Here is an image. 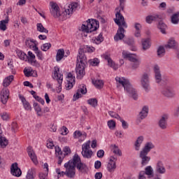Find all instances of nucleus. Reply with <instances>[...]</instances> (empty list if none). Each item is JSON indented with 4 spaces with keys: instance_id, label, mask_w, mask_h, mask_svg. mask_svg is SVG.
Returning a JSON list of instances; mask_svg holds the SVG:
<instances>
[{
    "instance_id": "obj_64",
    "label": "nucleus",
    "mask_w": 179,
    "mask_h": 179,
    "mask_svg": "<svg viewBox=\"0 0 179 179\" xmlns=\"http://www.w3.org/2000/svg\"><path fill=\"white\" fill-rule=\"evenodd\" d=\"M94 168L96 170H99V169L101 168V162L100 161H96L94 163Z\"/></svg>"
},
{
    "instance_id": "obj_28",
    "label": "nucleus",
    "mask_w": 179,
    "mask_h": 179,
    "mask_svg": "<svg viewBox=\"0 0 179 179\" xmlns=\"http://www.w3.org/2000/svg\"><path fill=\"white\" fill-rule=\"evenodd\" d=\"M145 137L143 136H140L137 138L135 142V150H141V146H142Z\"/></svg>"
},
{
    "instance_id": "obj_40",
    "label": "nucleus",
    "mask_w": 179,
    "mask_h": 179,
    "mask_svg": "<svg viewBox=\"0 0 179 179\" xmlns=\"http://www.w3.org/2000/svg\"><path fill=\"white\" fill-rule=\"evenodd\" d=\"M17 55L20 59H22V61H24L29 58V56H27V55H26V53L22 50H17Z\"/></svg>"
},
{
    "instance_id": "obj_46",
    "label": "nucleus",
    "mask_w": 179,
    "mask_h": 179,
    "mask_svg": "<svg viewBox=\"0 0 179 179\" xmlns=\"http://www.w3.org/2000/svg\"><path fill=\"white\" fill-rule=\"evenodd\" d=\"M97 99L96 98L90 99L87 100V103L90 104L92 107H94V108H96L97 107Z\"/></svg>"
},
{
    "instance_id": "obj_6",
    "label": "nucleus",
    "mask_w": 179,
    "mask_h": 179,
    "mask_svg": "<svg viewBox=\"0 0 179 179\" xmlns=\"http://www.w3.org/2000/svg\"><path fill=\"white\" fill-rule=\"evenodd\" d=\"M141 87L146 92H150V76L148 73L142 74L141 78Z\"/></svg>"
},
{
    "instance_id": "obj_55",
    "label": "nucleus",
    "mask_w": 179,
    "mask_h": 179,
    "mask_svg": "<svg viewBox=\"0 0 179 179\" xmlns=\"http://www.w3.org/2000/svg\"><path fill=\"white\" fill-rule=\"evenodd\" d=\"M115 121L111 120L108 121V127L110 129H115Z\"/></svg>"
},
{
    "instance_id": "obj_7",
    "label": "nucleus",
    "mask_w": 179,
    "mask_h": 179,
    "mask_svg": "<svg viewBox=\"0 0 179 179\" xmlns=\"http://www.w3.org/2000/svg\"><path fill=\"white\" fill-rule=\"evenodd\" d=\"M64 167L66 169V176L69 177V178H73L75 177L76 168L75 165H73V162H72V159H70L68 163L64 164Z\"/></svg>"
},
{
    "instance_id": "obj_50",
    "label": "nucleus",
    "mask_w": 179,
    "mask_h": 179,
    "mask_svg": "<svg viewBox=\"0 0 179 179\" xmlns=\"http://www.w3.org/2000/svg\"><path fill=\"white\" fill-rule=\"evenodd\" d=\"M113 153L117 156H122V152H121V150H120V148L117 146V145H113Z\"/></svg>"
},
{
    "instance_id": "obj_20",
    "label": "nucleus",
    "mask_w": 179,
    "mask_h": 179,
    "mask_svg": "<svg viewBox=\"0 0 179 179\" xmlns=\"http://www.w3.org/2000/svg\"><path fill=\"white\" fill-rule=\"evenodd\" d=\"M67 78L70 80H67L68 83L66 85V90H71L73 87V85H75V76H73L72 73H69Z\"/></svg>"
},
{
    "instance_id": "obj_47",
    "label": "nucleus",
    "mask_w": 179,
    "mask_h": 179,
    "mask_svg": "<svg viewBox=\"0 0 179 179\" xmlns=\"http://www.w3.org/2000/svg\"><path fill=\"white\" fill-rule=\"evenodd\" d=\"M166 54V49L164 46H159L157 49V55L158 57H164Z\"/></svg>"
},
{
    "instance_id": "obj_57",
    "label": "nucleus",
    "mask_w": 179,
    "mask_h": 179,
    "mask_svg": "<svg viewBox=\"0 0 179 179\" xmlns=\"http://www.w3.org/2000/svg\"><path fill=\"white\" fill-rule=\"evenodd\" d=\"M41 50L42 51H48L49 48H51V43H44L42 46H41Z\"/></svg>"
},
{
    "instance_id": "obj_63",
    "label": "nucleus",
    "mask_w": 179,
    "mask_h": 179,
    "mask_svg": "<svg viewBox=\"0 0 179 179\" xmlns=\"http://www.w3.org/2000/svg\"><path fill=\"white\" fill-rule=\"evenodd\" d=\"M146 174L143 171H140L139 174H138V179H148V178H146Z\"/></svg>"
},
{
    "instance_id": "obj_31",
    "label": "nucleus",
    "mask_w": 179,
    "mask_h": 179,
    "mask_svg": "<svg viewBox=\"0 0 179 179\" xmlns=\"http://www.w3.org/2000/svg\"><path fill=\"white\" fill-rule=\"evenodd\" d=\"M64 57H67V55H65V50H64V49H59L56 55V61L59 62V61H61Z\"/></svg>"
},
{
    "instance_id": "obj_8",
    "label": "nucleus",
    "mask_w": 179,
    "mask_h": 179,
    "mask_svg": "<svg viewBox=\"0 0 179 179\" xmlns=\"http://www.w3.org/2000/svg\"><path fill=\"white\" fill-rule=\"evenodd\" d=\"M90 148V141H88L87 143L82 145V156L84 159H92V156H93V151L92 150H89Z\"/></svg>"
},
{
    "instance_id": "obj_16",
    "label": "nucleus",
    "mask_w": 179,
    "mask_h": 179,
    "mask_svg": "<svg viewBox=\"0 0 179 179\" xmlns=\"http://www.w3.org/2000/svg\"><path fill=\"white\" fill-rule=\"evenodd\" d=\"M152 149H155V144H153V143L152 142H147L144 145L140 153L149 155V152H150V150H152Z\"/></svg>"
},
{
    "instance_id": "obj_18",
    "label": "nucleus",
    "mask_w": 179,
    "mask_h": 179,
    "mask_svg": "<svg viewBox=\"0 0 179 179\" xmlns=\"http://www.w3.org/2000/svg\"><path fill=\"white\" fill-rule=\"evenodd\" d=\"M78 6H79V3L76 2H73L69 4L68 8L65 10L66 15H72L73 12H76Z\"/></svg>"
},
{
    "instance_id": "obj_44",
    "label": "nucleus",
    "mask_w": 179,
    "mask_h": 179,
    "mask_svg": "<svg viewBox=\"0 0 179 179\" xmlns=\"http://www.w3.org/2000/svg\"><path fill=\"white\" fill-rule=\"evenodd\" d=\"M36 27H37V31H39L40 33H46V34H48V29H45L44 26H43V24L38 23L36 24Z\"/></svg>"
},
{
    "instance_id": "obj_23",
    "label": "nucleus",
    "mask_w": 179,
    "mask_h": 179,
    "mask_svg": "<svg viewBox=\"0 0 179 179\" xmlns=\"http://www.w3.org/2000/svg\"><path fill=\"white\" fill-rule=\"evenodd\" d=\"M27 152L33 163H34V164H37V157L36 156V153H34V151L33 150V148L31 146H29L27 148Z\"/></svg>"
},
{
    "instance_id": "obj_62",
    "label": "nucleus",
    "mask_w": 179,
    "mask_h": 179,
    "mask_svg": "<svg viewBox=\"0 0 179 179\" xmlns=\"http://www.w3.org/2000/svg\"><path fill=\"white\" fill-rule=\"evenodd\" d=\"M96 156L99 159H103L104 157V151L103 150H99L96 152Z\"/></svg>"
},
{
    "instance_id": "obj_13",
    "label": "nucleus",
    "mask_w": 179,
    "mask_h": 179,
    "mask_svg": "<svg viewBox=\"0 0 179 179\" xmlns=\"http://www.w3.org/2000/svg\"><path fill=\"white\" fill-rule=\"evenodd\" d=\"M0 96L2 104H6L8 100H9V90L3 88L1 91Z\"/></svg>"
},
{
    "instance_id": "obj_51",
    "label": "nucleus",
    "mask_w": 179,
    "mask_h": 179,
    "mask_svg": "<svg viewBox=\"0 0 179 179\" xmlns=\"http://www.w3.org/2000/svg\"><path fill=\"white\" fill-rule=\"evenodd\" d=\"M77 90H79V92L81 93V94H86V93H87V89L85 85H80Z\"/></svg>"
},
{
    "instance_id": "obj_5",
    "label": "nucleus",
    "mask_w": 179,
    "mask_h": 179,
    "mask_svg": "<svg viewBox=\"0 0 179 179\" xmlns=\"http://www.w3.org/2000/svg\"><path fill=\"white\" fill-rule=\"evenodd\" d=\"M71 162H73V166H74V167L77 169V170H78L79 173H82L83 174H85V173H87V170H89V168H87V165L82 162L80 157H79L78 154L74 155L73 159H71Z\"/></svg>"
},
{
    "instance_id": "obj_32",
    "label": "nucleus",
    "mask_w": 179,
    "mask_h": 179,
    "mask_svg": "<svg viewBox=\"0 0 179 179\" xmlns=\"http://www.w3.org/2000/svg\"><path fill=\"white\" fill-rule=\"evenodd\" d=\"M34 51L36 52V57H38V59L43 61L44 59V57L43 56V52L38 50V47H37V44L33 45Z\"/></svg>"
},
{
    "instance_id": "obj_36",
    "label": "nucleus",
    "mask_w": 179,
    "mask_h": 179,
    "mask_svg": "<svg viewBox=\"0 0 179 179\" xmlns=\"http://www.w3.org/2000/svg\"><path fill=\"white\" fill-rule=\"evenodd\" d=\"M158 29L160 30L162 34H166V29H167V25L164 24L162 21H159L158 24Z\"/></svg>"
},
{
    "instance_id": "obj_26",
    "label": "nucleus",
    "mask_w": 179,
    "mask_h": 179,
    "mask_svg": "<svg viewBox=\"0 0 179 179\" xmlns=\"http://www.w3.org/2000/svg\"><path fill=\"white\" fill-rule=\"evenodd\" d=\"M178 47V43L174 40V38H170L167 44L165 45V48H169V49H176Z\"/></svg>"
},
{
    "instance_id": "obj_45",
    "label": "nucleus",
    "mask_w": 179,
    "mask_h": 179,
    "mask_svg": "<svg viewBox=\"0 0 179 179\" xmlns=\"http://www.w3.org/2000/svg\"><path fill=\"white\" fill-rule=\"evenodd\" d=\"M27 59H28L31 64H36V60H34L36 59V55H34V54H33V52L31 51L28 52V58H27Z\"/></svg>"
},
{
    "instance_id": "obj_24",
    "label": "nucleus",
    "mask_w": 179,
    "mask_h": 179,
    "mask_svg": "<svg viewBox=\"0 0 179 179\" xmlns=\"http://www.w3.org/2000/svg\"><path fill=\"white\" fill-rule=\"evenodd\" d=\"M103 58L104 59H106V61H108V65L110 66V68H113V69H115V71H117V69H118V66L115 65V63L113 61V59L110 57V55H104Z\"/></svg>"
},
{
    "instance_id": "obj_25",
    "label": "nucleus",
    "mask_w": 179,
    "mask_h": 179,
    "mask_svg": "<svg viewBox=\"0 0 179 179\" xmlns=\"http://www.w3.org/2000/svg\"><path fill=\"white\" fill-rule=\"evenodd\" d=\"M19 99L21 100L24 110L27 111H31V106H30V103L26 101V98H24L22 94H19Z\"/></svg>"
},
{
    "instance_id": "obj_54",
    "label": "nucleus",
    "mask_w": 179,
    "mask_h": 179,
    "mask_svg": "<svg viewBox=\"0 0 179 179\" xmlns=\"http://www.w3.org/2000/svg\"><path fill=\"white\" fill-rule=\"evenodd\" d=\"M0 117L3 121H8V120H9V113L3 112L0 113Z\"/></svg>"
},
{
    "instance_id": "obj_21",
    "label": "nucleus",
    "mask_w": 179,
    "mask_h": 179,
    "mask_svg": "<svg viewBox=\"0 0 179 179\" xmlns=\"http://www.w3.org/2000/svg\"><path fill=\"white\" fill-rule=\"evenodd\" d=\"M155 171L158 174H165L166 173V167L162 161H158L156 164Z\"/></svg>"
},
{
    "instance_id": "obj_53",
    "label": "nucleus",
    "mask_w": 179,
    "mask_h": 179,
    "mask_svg": "<svg viewBox=\"0 0 179 179\" xmlns=\"http://www.w3.org/2000/svg\"><path fill=\"white\" fill-rule=\"evenodd\" d=\"M108 114L109 115H110V117H112V118H115L116 120H121V116H120L118 113L114 111H109Z\"/></svg>"
},
{
    "instance_id": "obj_42",
    "label": "nucleus",
    "mask_w": 179,
    "mask_h": 179,
    "mask_svg": "<svg viewBox=\"0 0 179 179\" xmlns=\"http://www.w3.org/2000/svg\"><path fill=\"white\" fill-rule=\"evenodd\" d=\"M8 139L2 136H0V148H2L3 149L6 148V146H8Z\"/></svg>"
},
{
    "instance_id": "obj_19",
    "label": "nucleus",
    "mask_w": 179,
    "mask_h": 179,
    "mask_svg": "<svg viewBox=\"0 0 179 179\" xmlns=\"http://www.w3.org/2000/svg\"><path fill=\"white\" fill-rule=\"evenodd\" d=\"M154 72L155 74V80L157 83H162L163 80L162 79V73L160 72V67L158 65L154 66Z\"/></svg>"
},
{
    "instance_id": "obj_38",
    "label": "nucleus",
    "mask_w": 179,
    "mask_h": 179,
    "mask_svg": "<svg viewBox=\"0 0 179 179\" xmlns=\"http://www.w3.org/2000/svg\"><path fill=\"white\" fill-rule=\"evenodd\" d=\"M103 40L104 38L103 37V34L101 33L96 38H92V42L95 44H101V43H103Z\"/></svg>"
},
{
    "instance_id": "obj_43",
    "label": "nucleus",
    "mask_w": 179,
    "mask_h": 179,
    "mask_svg": "<svg viewBox=\"0 0 179 179\" xmlns=\"http://www.w3.org/2000/svg\"><path fill=\"white\" fill-rule=\"evenodd\" d=\"M143 50L146 51L148 48H150V41L149 39H145L142 41Z\"/></svg>"
},
{
    "instance_id": "obj_37",
    "label": "nucleus",
    "mask_w": 179,
    "mask_h": 179,
    "mask_svg": "<svg viewBox=\"0 0 179 179\" xmlns=\"http://www.w3.org/2000/svg\"><path fill=\"white\" fill-rule=\"evenodd\" d=\"M116 165H115V161H113L112 159H110V162H108V165H107V169L108 170V171H110V173H111V171H113V170H115V169H116Z\"/></svg>"
},
{
    "instance_id": "obj_33",
    "label": "nucleus",
    "mask_w": 179,
    "mask_h": 179,
    "mask_svg": "<svg viewBox=\"0 0 179 179\" xmlns=\"http://www.w3.org/2000/svg\"><path fill=\"white\" fill-rule=\"evenodd\" d=\"M9 23V16L6 17V20L0 21V30L5 31L6 30V24Z\"/></svg>"
},
{
    "instance_id": "obj_30",
    "label": "nucleus",
    "mask_w": 179,
    "mask_h": 179,
    "mask_svg": "<svg viewBox=\"0 0 179 179\" xmlns=\"http://www.w3.org/2000/svg\"><path fill=\"white\" fill-rule=\"evenodd\" d=\"M13 79H14L13 75L7 76L3 81V87H8V86H9V85H10L13 81Z\"/></svg>"
},
{
    "instance_id": "obj_29",
    "label": "nucleus",
    "mask_w": 179,
    "mask_h": 179,
    "mask_svg": "<svg viewBox=\"0 0 179 179\" xmlns=\"http://www.w3.org/2000/svg\"><path fill=\"white\" fill-rule=\"evenodd\" d=\"M160 19V15H148L145 18L146 23L150 24L152 22H156Z\"/></svg>"
},
{
    "instance_id": "obj_1",
    "label": "nucleus",
    "mask_w": 179,
    "mask_h": 179,
    "mask_svg": "<svg viewBox=\"0 0 179 179\" xmlns=\"http://www.w3.org/2000/svg\"><path fill=\"white\" fill-rule=\"evenodd\" d=\"M115 10H116V13H115L116 18L114 19V22L118 25L119 28L117 29V31L115 36H114V38H115V41H118L120 40H122V38L125 37L124 29H127V27H128V25L125 22V18H124V15L121 14V9H120V8H116Z\"/></svg>"
},
{
    "instance_id": "obj_34",
    "label": "nucleus",
    "mask_w": 179,
    "mask_h": 179,
    "mask_svg": "<svg viewBox=\"0 0 179 179\" xmlns=\"http://www.w3.org/2000/svg\"><path fill=\"white\" fill-rule=\"evenodd\" d=\"M35 177H36V169L31 168V169H29L26 176V179H34Z\"/></svg>"
},
{
    "instance_id": "obj_14",
    "label": "nucleus",
    "mask_w": 179,
    "mask_h": 179,
    "mask_svg": "<svg viewBox=\"0 0 179 179\" xmlns=\"http://www.w3.org/2000/svg\"><path fill=\"white\" fill-rule=\"evenodd\" d=\"M162 94L165 96V97H168L169 99H171L176 96V92L171 87H166L162 91Z\"/></svg>"
},
{
    "instance_id": "obj_49",
    "label": "nucleus",
    "mask_w": 179,
    "mask_h": 179,
    "mask_svg": "<svg viewBox=\"0 0 179 179\" xmlns=\"http://www.w3.org/2000/svg\"><path fill=\"white\" fill-rule=\"evenodd\" d=\"M88 62L92 65V66H98L99 64H100V60L98 58H94L90 59Z\"/></svg>"
},
{
    "instance_id": "obj_61",
    "label": "nucleus",
    "mask_w": 179,
    "mask_h": 179,
    "mask_svg": "<svg viewBox=\"0 0 179 179\" xmlns=\"http://www.w3.org/2000/svg\"><path fill=\"white\" fill-rule=\"evenodd\" d=\"M16 129H17V123L13 122L11 124V131L14 134H16Z\"/></svg>"
},
{
    "instance_id": "obj_52",
    "label": "nucleus",
    "mask_w": 179,
    "mask_h": 179,
    "mask_svg": "<svg viewBox=\"0 0 179 179\" xmlns=\"http://www.w3.org/2000/svg\"><path fill=\"white\" fill-rule=\"evenodd\" d=\"M50 13L52 15L53 17L57 18L61 16V13L59 10H50Z\"/></svg>"
},
{
    "instance_id": "obj_56",
    "label": "nucleus",
    "mask_w": 179,
    "mask_h": 179,
    "mask_svg": "<svg viewBox=\"0 0 179 179\" xmlns=\"http://www.w3.org/2000/svg\"><path fill=\"white\" fill-rule=\"evenodd\" d=\"M50 4L51 6L50 10H59V6H58V4H57V3L51 1Z\"/></svg>"
},
{
    "instance_id": "obj_4",
    "label": "nucleus",
    "mask_w": 179,
    "mask_h": 179,
    "mask_svg": "<svg viewBox=\"0 0 179 179\" xmlns=\"http://www.w3.org/2000/svg\"><path fill=\"white\" fill-rule=\"evenodd\" d=\"M100 23L98 20L89 19L86 22H84L81 26L82 31L85 33H92L96 31L99 27Z\"/></svg>"
},
{
    "instance_id": "obj_39",
    "label": "nucleus",
    "mask_w": 179,
    "mask_h": 179,
    "mask_svg": "<svg viewBox=\"0 0 179 179\" xmlns=\"http://www.w3.org/2000/svg\"><path fill=\"white\" fill-rule=\"evenodd\" d=\"M92 83L94 85L96 89H101V87H103L104 85V83L101 80H92Z\"/></svg>"
},
{
    "instance_id": "obj_3",
    "label": "nucleus",
    "mask_w": 179,
    "mask_h": 179,
    "mask_svg": "<svg viewBox=\"0 0 179 179\" xmlns=\"http://www.w3.org/2000/svg\"><path fill=\"white\" fill-rule=\"evenodd\" d=\"M115 80L116 82H118L119 85H122V87H124V90L127 92L129 97L135 100V89L132 87L129 80L124 77H116Z\"/></svg>"
},
{
    "instance_id": "obj_2",
    "label": "nucleus",
    "mask_w": 179,
    "mask_h": 179,
    "mask_svg": "<svg viewBox=\"0 0 179 179\" xmlns=\"http://www.w3.org/2000/svg\"><path fill=\"white\" fill-rule=\"evenodd\" d=\"M86 65H87V57L85 55L83 48H80L78 55L77 56V64L76 68L78 79H83V76L86 75V71H85Z\"/></svg>"
},
{
    "instance_id": "obj_12",
    "label": "nucleus",
    "mask_w": 179,
    "mask_h": 179,
    "mask_svg": "<svg viewBox=\"0 0 179 179\" xmlns=\"http://www.w3.org/2000/svg\"><path fill=\"white\" fill-rule=\"evenodd\" d=\"M139 157L141 159V167H145L149 164V162L152 161V157L148 156V154H143L140 152Z\"/></svg>"
},
{
    "instance_id": "obj_58",
    "label": "nucleus",
    "mask_w": 179,
    "mask_h": 179,
    "mask_svg": "<svg viewBox=\"0 0 179 179\" xmlns=\"http://www.w3.org/2000/svg\"><path fill=\"white\" fill-rule=\"evenodd\" d=\"M73 101H76V100H78V99H80L82 97V94L79 92V90H77L76 93L73 95Z\"/></svg>"
},
{
    "instance_id": "obj_9",
    "label": "nucleus",
    "mask_w": 179,
    "mask_h": 179,
    "mask_svg": "<svg viewBox=\"0 0 179 179\" xmlns=\"http://www.w3.org/2000/svg\"><path fill=\"white\" fill-rule=\"evenodd\" d=\"M148 114H149V107L143 106L141 111L137 115L136 124V125H140V124L148 117Z\"/></svg>"
},
{
    "instance_id": "obj_48",
    "label": "nucleus",
    "mask_w": 179,
    "mask_h": 179,
    "mask_svg": "<svg viewBox=\"0 0 179 179\" xmlns=\"http://www.w3.org/2000/svg\"><path fill=\"white\" fill-rule=\"evenodd\" d=\"M34 107L35 108V110L37 113V115L38 117H42L43 114H41V107H40V105H38L37 103H34Z\"/></svg>"
},
{
    "instance_id": "obj_11",
    "label": "nucleus",
    "mask_w": 179,
    "mask_h": 179,
    "mask_svg": "<svg viewBox=\"0 0 179 179\" xmlns=\"http://www.w3.org/2000/svg\"><path fill=\"white\" fill-rule=\"evenodd\" d=\"M10 173L14 177H20L22 176V170L19 168L17 162L12 164L10 167Z\"/></svg>"
},
{
    "instance_id": "obj_60",
    "label": "nucleus",
    "mask_w": 179,
    "mask_h": 179,
    "mask_svg": "<svg viewBox=\"0 0 179 179\" xmlns=\"http://www.w3.org/2000/svg\"><path fill=\"white\" fill-rule=\"evenodd\" d=\"M119 121L122 122V127L123 128V129H128V123L122 120V118L120 117V119H119Z\"/></svg>"
},
{
    "instance_id": "obj_17",
    "label": "nucleus",
    "mask_w": 179,
    "mask_h": 179,
    "mask_svg": "<svg viewBox=\"0 0 179 179\" xmlns=\"http://www.w3.org/2000/svg\"><path fill=\"white\" fill-rule=\"evenodd\" d=\"M169 115H163L159 120L158 125L161 129H167V120Z\"/></svg>"
},
{
    "instance_id": "obj_35",
    "label": "nucleus",
    "mask_w": 179,
    "mask_h": 179,
    "mask_svg": "<svg viewBox=\"0 0 179 179\" xmlns=\"http://www.w3.org/2000/svg\"><path fill=\"white\" fill-rule=\"evenodd\" d=\"M179 13H176L171 15V22L173 24H178L179 23Z\"/></svg>"
},
{
    "instance_id": "obj_41",
    "label": "nucleus",
    "mask_w": 179,
    "mask_h": 179,
    "mask_svg": "<svg viewBox=\"0 0 179 179\" xmlns=\"http://www.w3.org/2000/svg\"><path fill=\"white\" fill-rule=\"evenodd\" d=\"M124 43L127 44V45L132 47L134 46V44H135V39L133 37H128L124 39Z\"/></svg>"
},
{
    "instance_id": "obj_10",
    "label": "nucleus",
    "mask_w": 179,
    "mask_h": 179,
    "mask_svg": "<svg viewBox=\"0 0 179 179\" xmlns=\"http://www.w3.org/2000/svg\"><path fill=\"white\" fill-rule=\"evenodd\" d=\"M55 71L54 73L55 75V78H57V80L59 83V87H58V90L57 91V93H61V90L62 89V80L64 79V76L61 73H58V72H59V68H55Z\"/></svg>"
},
{
    "instance_id": "obj_22",
    "label": "nucleus",
    "mask_w": 179,
    "mask_h": 179,
    "mask_svg": "<svg viewBox=\"0 0 179 179\" xmlns=\"http://www.w3.org/2000/svg\"><path fill=\"white\" fill-rule=\"evenodd\" d=\"M145 176H147L148 178H153L155 177V171L153 170V167L152 166L149 165L147 166L145 169L144 171H142Z\"/></svg>"
},
{
    "instance_id": "obj_27",
    "label": "nucleus",
    "mask_w": 179,
    "mask_h": 179,
    "mask_svg": "<svg viewBox=\"0 0 179 179\" xmlns=\"http://www.w3.org/2000/svg\"><path fill=\"white\" fill-rule=\"evenodd\" d=\"M122 56L124 59L130 61V62H135V55L132 53H128V52L123 50Z\"/></svg>"
},
{
    "instance_id": "obj_59",
    "label": "nucleus",
    "mask_w": 179,
    "mask_h": 179,
    "mask_svg": "<svg viewBox=\"0 0 179 179\" xmlns=\"http://www.w3.org/2000/svg\"><path fill=\"white\" fill-rule=\"evenodd\" d=\"M63 152H64V154H63L65 156H68V155H71V148L68 146H66L63 149Z\"/></svg>"
},
{
    "instance_id": "obj_15",
    "label": "nucleus",
    "mask_w": 179,
    "mask_h": 179,
    "mask_svg": "<svg viewBox=\"0 0 179 179\" xmlns=\"http://www.w3.org/2000/svg\"><path fill=\"white\" fill-rule=\"evenodd\" d=\"M55 153L58 158L57 164H59V166H61V164H62V162H64V159H65V155L62 152V150H61V148H59V146L58 145L55 146Z\"/></svg>"
}]
</instances>
